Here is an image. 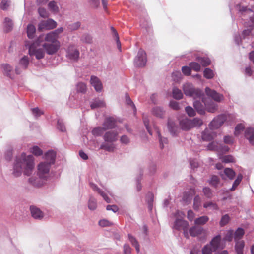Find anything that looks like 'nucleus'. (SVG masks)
<instances>
[{
  "label": "nucleus",
  "mask_w": 254,
  "mask_h": 254,
  "mask_svg": "<svg viewBox=\"0 0 254 254\" xmlns=\"http://www.w3.org/2000/svg\"><path fill=\"white\" fill-rule=\"evenodd\" d=\"M34 168V157L31 155L23 153L15 160L12 174L14 177H20L22 173L25 176H30Z\"/></svg>",
  "instance_id": "1"
},
{
  "label": "nucleus",
  "mask_w": 254,
  "mask_h": 254,
  "mask_svg": "<svg viewBox=\"0 0 254 254\" xmlns=\"http://www.w3.org/2000/svg\"><path fill=\"white\" fill-rule=\"evenodd\" d=\"M50 163L46 162H41L37 166V174L30 177L28 179V182L32 185L36 187L42 186L44 181L49 176Z\"/></svg>",
  "instance_id": "2"
},
{
  "label": "nucleus",
  "mask_w": 254,
  "mask_h": 254,
  "mask_svg": "<svg viewBox=\"0 0 254 254\" xmlns=\"http://www.w3.org/2000/svg\"><path fill=\"white\" fill-rule=\"evenodd\" d=\"M118 132L115 130L106 132L103 136L105 142L101 145L100 149L108 152H113L116 149V145L114 142L118 140Z\"/></svg>",
  "instance_id": "3"
},
{
  "label": "nucleus",
  "mask_w": 254,
  "mask_h": 254,
  "mask_svg": "<svg viewBox=\"0 0 254 254\" xmlns=\"http://www.w3.org/2000/svg\"><path fill=\"white\" fill-rule=\"evenodd\" d=\"M224 246L221 242V236L218 235L213 237L209 243L205 245L201 249L202 254H213L218 250L223 249Z\"/></svg>",
  "instance_id": "4"
},
{
  "label": "nucleus",
  "mask_w": 254,
  "mask_h": 254,
  "mask_svg": "<svg viewBox=\"0 0 254 254\" xmlns=\"http://www.w3.org/2000/svg\"><path fill=\"white\" fill-rule=\"evenodd\" d=\"M203 124L202 120L195 118L192 120L187 118L180 119L179 121V127L183 130L188 131L193 127H197Z\"/></svg>",
  "instance_id": "5"
},
{
  "label": "nucleus",
  "mask_w": 254,
  "mask_h": 254,
  "mask_svg": "<svg viewBox=\"0 0 254 254\" xmlns=\"http://www.w3.org/2000/svg\"><path fill=\"white\" fill-rule=\"evenodd\" d=\"M185 214L180 211H177L175 215L176 219L175 221L173 228L176 230L183 229L184 230V235L186 237H188L187 232L185 231L189 226V223L187 221L183 220Z\"/></svg>",
  "instance_id": "6"
},
{
  "label": "nucleus",
  "mask_w": 254,
  "mask_h": 254,
  "mask_svg": "<svg viewBox=\"0 0 254 254\" xmlns=\"http://www.w3.org/2000/svg\"><path fill=\"white\" fill-rule=\"evenodd\" d=\"M183 90L185 95L193 98L195 99L200 98L202 93L201 90L195 89L193 85L186 83L183 85Z\"/></svg>",
  "instance_id": "7"
},
{
  "label": "nucleus",
  "mask_w": 254,
  "mask_h": 254,
  "mask_svg": "<svg viewBox=\"0 0 254 254\" xmlns=\"http://www.w3.org/2000/svg\"><path fill=\"white\" fill-rule=\"evenodd\" d=\"M2 68L4 70V73L10 78H13V75L14 72L16 74H19L21 71L19 69H25L27 68V64H18V66L15 67V70H13V67L11 64H2Z\"/></svg>",
  "instance_id": "8"
},
{
  "label": "nucleus",
  "mask_w": 254,
  "mask_h": 254,
  "mask_svg": "<svg viewBox=\"0 0 254 254\" xmlns=\"http://www.w3.org/2000/svg\"><path fill=\"white\" fill-rule=\"evenodd\" d=\"M57 26V23L52 19L41 21L38 25V30H51Z\"/></svg>",
  "instance_id": "9"
},
{
  "label": "nucleus",
  "mask_w": 254,
  "mask_h": 254,
  "mask_svg": "<svg viewBox=\"0 0 254 254\" xmlns=\"http://www.w3.org/2000/svg\"><path fill=\"white\" fill-rule=\"evenodd\" d=\"M205 92L208 97L213 99L215 102H220L224 100V96L222 94L217 92L215 90L209 87H206L205 89Z\"/></svg>",
  "instance_id": "10"
},
{
  "label": "nucleus",
  "mask_w": 254,
  "mask_h": 254,
  "mask_svg": "<svg viewBox=\"0 0 254 254\" xmlns=\"http://www.w3.org/2000/svg\"><path fill=\"white\" fill-rule=\"evenodd\" d=\"M43 47L48 54L52 55L58 50L60 47V43L59 42L52 43H45L43 45Z\"/></svg>",
  "instance_id": "11"
},
{
  "label": "nucleus",
  "mask_w": 254,
  "mask_h": 254,
  "mask_svg": "<svg viewBox=\"0 0 254 254\" xmlns=\"http://www.w3.org/2000/svg\"><path fill=\"white\" fill-rule=\"evenodd\" d=\"M202 101L205 105V110L210 113H214L218 110V105L209 98H202Z\"/></svg>",
  "instance_id": "12"
},
{
  "label": "nucleus",
  "mask_w": 254,
  "mask_h": 254,
  "mask_svg": "<svg viewBox=\"0 0 254 254\" xmlns=\"http://www.w3.org/2000/svg\"><path fill=\"white\" fill-rule=\"evenodd\" d=\"M67 57L69 59L75 62L79 57V52L74 46H69L67 50Z\"/></svg>",
  "instance_id": "13"
},
{
  "label": "nucleus",
  "mask_w": 254,
  "mask_h": 254,
  "mask_svg": "<svg viewBox=\"0 0 254 254\" xmlns=\"http://www.w3.org/2000/svg\"><path fill=\"white\" fill-rule=\"evenodd\" d=\"M208 149L210 150H216L218 152H226L228 151L229 148L226 146H223L217 142L210 143L207 146Z\"/></svg>",
  "instance_id": "14"
},
{
  "label": "nucleus",
  "mask_w": 254,
  "mask_h": 254,
  "mask_svg": "<svg viewBox=\"0 0 254 254\" xmlns=\"http://www.w3.org/2000/svg\"><path fill=\"white\" fill-rule=\"evenodd\" d=\"M167 128L170 133L173 136L178 134L179 130V127L171 119H168Z\"/></svg>",
  "instance_id": "15"
},
{
  "label": "nucleus",
  "mask_w": 254,
  "mask_h": 254,
  "mask_svg": "<svg viewBox=\"0 0 254 254\" xmlns=\"http://www.w3.org/2000/svg\"><path fill=\"white\" fill-rule=\"evenodd\" d=\"M29 53L31 56H35L37 59H40L44 57L45 53L41 49H35L33 45L29 47Z\"/></svg>",
  "instance_id": "16"
},
{
  "label": "nucleus",
  "mask_w": 254,
  "mask_h": 254,
  "mask_svg": "<svg viewBox=\"0 0 254 254\" xmlns=\"http://www.w3.org/2000/svg\"><path fill=\"white\" fill-rule=\"evenodd\" d=\"M135 62L137 64H146L147 57L146 52L142 49H139L135 58Z\"/></svg>",
  "instance_id": "17"
},
{
  "label": "nucleus",
  "mask_w": 254,
  "mask_h": 254,
  "mask_svg": "<svg viewBox=\"0 0 254 254\" xmlns=\"http://www.w3.org/2000/svg\"><path fill=\"white\" fill-rule=\"evenodd\" d=\"M30 211L32 217L35 219L41 220L44 217L43 212L36 206H31Z\"/></svg>",
  "instance_id": "18"
},
{
  "label": "nucleus",
  "mask_w": 254,
  "mask_h": 254,
  "mask_svg": "<svg viewBox=\"0 0 254 254\" xmlns=\"http://www.w3.org/2000/svg\"><path fill=\"white\" fill-rule=\"evenodd\" d=\"M220 175L223 179L228 178L232 180L235 176V172L232 169L226 168L223 172L220 173Z\"/></svg>",
  "instance_id": "19"
},
{
  "label": "nucleus",
  "mask_w": 254,
  "mask_h": 254,
  "mask_svg": "<svg viewBox=\"0 0 254 254\" xmlns=\"http://www.w3.org/2000/svg\"><path fill=\"white\" fill-rule=\"evenodd\" d=\"M90 83L97 92H100L102 89V84L99 79L96 76H92Z\"/></svg>",
  "instance_id": "20"
},
{
  "label": "nucleus",
  "mask_w": 254,
  "mask_h": 254,
  "mask_svg": "<svg viewBox=\"0 0 254 254\" xmlns=\"http://www.w3.org/2000/svg\"><path fill=\"white\" fill-rule=\"evenodd\" d=\"M90 187L92 188V189L95 191L98 192L100 195H101L104 199L107 202L110 203V200L108 197L107 195L104 193V192L100 188L98 187V186L93 183H90L89 184Z\"/></svg>",
  "instance_id": "21"
},
{
  "label": "nucleus",
  "mask_w": 254,
  "mask_h": 254,
  "mask_svg": "<svg viewBox=\"0 0 254 254\" xmlns=\"http://www.w3.org/2000/svg\"><path fill=\"white\" fill-rule=\"evenodd\" d=\"M245 136L251 144L254 145V128H247L245 132Z\"/></svg>",
  "instance_id": "22"
},
{
  "label": "nucleus",
  "mask_w": 254,
  "mask_h": 254,
  "mask_svg": "<svg viewBox=\"0 0 254 254\" xmlns=\"http://www.w3.org/2000/svg\"><path fill=\"white\" fill-rule=\"evenodd\" d=\"M115 126V120L112 117L106 118L103 124V127L106 130L113 128Z\"/></svg>",
  "instance_id": "23"
},
{
  "label": "nucleus",
  "mask_w": 254,
  "mask_h": 254,
  "mask_svg": "<svg viewBox=\"0 0 254 254\" xmlns=\"http://www.w3.org/2000/svg\"><path fill=\"white\" fill-rule=\"evenodd\" d=\"M204 231L202 227L195 226L191 227L189 230V232L191 236L196 237L202 234Z\"/></svg>",
  "instance_id": "24"
},
{
  "label": "nucleus",
  "mask_w": 254,
  "mask_h": 254,
  "mask_svg": "<svg viewBox=\"0 0 254 254\" xmlns=\"http://www.w3.org/2000/svg\"><path fill=\"white\" fill-rule=\"evenodd\" d=\"M215 134L209 129H205L202 133V138L203 140L210 141L214 138Z\"/></svg>",
  "instance_id": "25"
},
{
  "label": "nucleus",
  "mask_w": 254,
  "mask_h": 254,
  "mask_svg": "<svg viewBox=\"0 0 254 254\" xmlns=\"http://www.w3.org/2000/svg\"><path fill=\"white\" fill-rule=\"evenodd\" d=\"M55 157L56 153L54 151H48L45 154V159L46 160L45 162L48 163H50V165H51L52 164H53L54 163Z\"/></svg>",
  "instance_id": "26"
},
{
  "label": "nucleus",
  "mask_w": 254,
  "mask_h": 254,
  "mask_svg": "<svg viewBox=\"0 0 254 254\" xmlns=\"http://www.w3.org/2000/svg\"><path fill=\"white\" fill-rule=\"evenodd\" d=\"M193 106L199 114H204L205 110V105L204 106L201 102L195 100L193 102Z\"/></svg>",
  "instance_id": "27"
},
{
  "label": "nucleus",
  "mask_w": 254,
  "mask_h": 254,
  "mask_svg": "<svg viewBox=\"0 0 254 254\" xmlns=\"http://www.w3.org/2000/svg\"><path fill=\"white\" fill-rule=\"evenodd\" d=\"M152 113L156 117L162 118L165 115V111L160 107H155L152 110Z\"/></svg>",
  "instance_id": "28"
},
{
  "label": "nucleus",
  "mask_w": 254,
  "mask_h": 254,
  "mask_svg": "<svg viewBox=\"0 0 254 254\" xmlns=\"http://www.w3.org/2000/svg\"><path fill=\"white\" fill-rule=\"evenodd\" d=\"M245 246L244 241L241 240L236 242L235 250L237 254H243V250Z\"/></svg>",
  "instance_id": "29"
},
{
  "label": "nucleus",
  "mask_w": 254,
  "mask_h": 254,
  "mask_svg": "<svg viewBox=\"0 0 254 254\" xmlns=\"http://www.w3.org/2000/svg\"><path fill=\"white\" fill-rule=\"evenodd\" d=\"M13 24L11 19L6 17L4 22V29L6 32L10 31L13 28Z\"/></svg>",
  "instance_id": "30"
},
{
  "label": "nucleus",
  "mask_w": 254,
  "mask_h": 254,
  "mask_svg": "<svg viewBox=\"0 0 254 254\" xmlns=\"http://www.w3.org/2000/svg\"><path fill=\"white\" fill-rule=\"evenodd\" d=\"M58 38L56 37V35L53 33V32H51L48 33L45 38V40L47 43L49 42V43H56V42H59L57 40Z\"/></svg>",
  "instance_id": "31"
},
{
  "label": "nucleus",
  "mask_w": 254,
  "mask_h": 254,
  "mask_svg": "<svg viewBox=\"0 0 254 254\" xmlns=\"http://www.w3.org/2000/svg\"><path fill=\"white\" fill-rule=\"evenodd\" d=\"M48 9L54 13H58L59 8L56 2L55 1H50L48 4Z\"/></svg>",
  "instance_id": "32"
},
{
  "label": "nucleus",
  "mask_w": 254,
  "mask_h": 254,
  "mask_svg": "<svg viewBox=\"0 0 254 254\" xmlns=\"http://www.w3.org/2000/svg\"><path fill=\"white\" fill-rule=\"evenodd\" d=\"M226 120V116L225 115H221L213 120L211 122V125H214L216 122H218L219 124L217 125V127H220L224 123Z\"/></svg>",
  "instance_id": "33"
},
{
  "label": "nucleus",
  "mask_w": 254,
  "mask_h": 254,
  "mask_svg": "<svg viewBox=\"0 0 254 254\" xmlns=\"http://www.w3.org/2000/svg\"><path fill=\"white\" fill-rule=\"evenodd\" d=\"M105 106V103L103 100L96 99L91 104V108L94 109L97 108L103 107Z\"/></svg>",
  "instance_id": "34"
},
{
  "label": "nucleus",
  "mask_w": 254,
  "mask_h": 254,
  "mask_svg": "<svg viewBox=\"0 0 254 254\" xmlns=\"http://www.w3.org/2000/svg\"><path fill=\"white\" fill-rule=\"evenodd\" d=\"M36 32V28L32 24H29L27 28V36L30 39H32L35 35Z\"/></svg>",
  "instance_id": "35"
},
{
  "label": "nucleus",
  "mask_w": 254,
  "mask_h": 254,
  "mask_svg": "<svg viewBox=\"0 0 254 254\" xmlns=\"http://www.w3.org/2000/svg\"><path fill=\"white\" fill-rule=\"evenodd\" d=\"M209 220L207 216H202L195 219L194 223L197 225H203L205 224Z\"/></svg>",
  "instance_id": "36"
},
{
  "label": "nucleus",
  "mask_w": 254,
  "mask_h": 254,
  "mask_svg": "<svg viewBox=\"0 0 254 254\" xmlns=\"http://www.w3.org/2000/svg\"><path fill=\"white\" fill-rule=\"evenodd\" d=\"M244 234V231L242 228H239L234 233V239L235 242L239 241Z\"/></svg>",
  "instance_id": "37"
},
{
  "label": "nucleus",
  "mask_w": 254,
  "mask_h": 254,
  "mask_svg": "<svg viewBox=\"0 0 254 254\" xmlns=\"http://www.w3.org/2000/svg\"><path fill=\"white\" fill-rule=\"evenodd\" d=\"M173 97L176 100H180L182 98L183 95L181 90L174 87L172 91Z\"/></svg>",
  "instance_id": "38"
},
{
  "label": "nucleus",
  "mask_w": 254,
  "mask_h": 254,
  "mask_svg": "<svg viewBox=\"0 0 254 254\" xmlns=\"http://www.w3.org/2000/svg\"><path fill=\"white\" fill-rule=\"evenodd\" d=\"M128 237L129 241L132 244V246H134L136 251H137V253H138L139 252V245L136 239L131 234H128Z\"/></svg>",
  "instance_id": "39"
},
{
  "label": "nucleus",
  "mask_w": 254,
  "mask_h": 254,
  "mask_svg": "<svg viewBox=\"0 0 254 254\" xmlns=\"http://www.w3.org/2000/svg\"><path fill=\"white\" fill-rule=\"evenodd\" d=\"M111 31L113 34V37L115 38V40L117 42V45L118 49L121 51V44L119 40V37L116 30L113 27H111Z\"/></svg>",
  "instance_id": "40"
},
{
  "label": "nucleus",
  "mask_w": 254,
  "mask_h": 254,
  "mask_svg": "<svg viewBox=\"0 0 254 254\" xmlns=\"http://www.w3.org/2000/svg\"><path fill=\"white\" fill-rule=\"evenodd\" d=\"M30 152L36 156H39L43 154V151L37 146H33L30 148Z\"/></svg>",
  "instance_id": "41"
},
{
  "label": "nucleus",
  "mask_w": 254,
  "mask_h": 254,
  "mask_svg": "<svg viewBox=\"0 0 254 254\" xmlns=\"http://www.w3.org/2000/svg\"><path fill=\"white\" fill-rule=\"evenodd\" d=\"M156 129L159 139L160 146L161 148H163L164 144L168 143V139L167 138L162 137L160 131L157 129Z\"/></svg>",
  "instance_id": "42"
},
{
  "label": "nucleus",
  "mask_w": 254,
  "mask_h": 254,
  "mask_svg": "<svg viewBox=\"0 0 254 254\" xmlns=\"http://www.w3.org/2000/svg\"><path fill=\"white\" fill-rule=\"evenodd\" d=\"M243 178L242 174H240L237 176L236 179L235 180L233 184L232 187L230 188V191H234L237 188V187L240 184Z\"/></svg>",
  "instance_id": "43"
},
{
  "label": "nucleus",
  "mask_w": 254,
  "mask_h": 254,
  "mask_svg": "<svg viewBox=\"0 0 254 254\" xmlns=\"http://www.w3.org/2000/svg\"><path fill=\"white\" fill-rule=\"evenodd\" d=\"M201 199L198 196L196 195L193 201V208L196 210H198L199 207L201 206Z\"/></svg>",
  "instance_id": "44"
},
{
  "label": "nucleus",
  "mask_w": 254,
  "mask_h": 254,
  "mask_svg": "<svg viewBox=\"0 0 254 254\" xmlns=\"http://www.w3.org/2000/svg\"><path fill=\"white\" fill-rule=\"evenodd\" d=\"M203 207L205 208H210L212 210H218L219 207L216 203L212 201L206 202L204 203Z\"/></svg>",
  "instance_id": "45"
},
{
  "label": "nucleus",
  "mask_w": 254,
  "mask_h": 254,
  "mask_svg": "<svg viewBox=\"0 0 254 254\" xmlns=\"http://www.w3.org/2000/svg\"><path fill=\"white\" fill-rule=\"evenodd\" d=\"M172 77L175 82H179L182 79V74L180 71H176L172 73Z\"/></svg>",
  "instance_id": "46"
},
{
  "label": "nucleus",
  "mask_w": 254,
  "mask_h": 254,
  "mask_svg": "<svg viewBox=\"0 0 254 254\" xmlns=\"http://www.w3.org/2000/svg\"><path fill=\"white\" fill-rule=\"evenodd\" d=\"M106 129L104 127H97L92 130V133L95 136L101 135Z\"/></svg>",
  "instance_id": "47"
},
{
  "label": "nucleus",
  "mask_w": 254,
  "mask_h": 254,
  "mask_svg": "<svg viewBox=\"0 0 254 254\" xmlns=\"http://www.w3.org/2000/svg\"><path fill=\"white\" fill-rule=\"evenodd\" d=\"M97 207V202L96 200L93 198L91 197L89 199L88 202V208L91 210H94Z\"/></svg>",
  "instance_id": "48"
},
{
  "label": "nucleus",
  "mask_w": 254,
  "mask_h": 254,
  "mask_svg": "<svg viewBox=\"0 0 254 254\" xmlns=\"http://www.w3.org/2000/svg\"><path fill=\"white\" fill-rule=\"evenodd\" d=\"M204 76L207 79H211L214 76L213 71L209 68H206L204 71Z\"/></svg>",
  "instance_id": "49"
},
{
  "label": "nucleus",
  "mask_w": 254,
  "mask_h": 254,
  "mask_svg": "<svg viewBox=\"0 0 254 254\" xmlns=\"http://www.w3.org/2000/svg\"><path fill=\"white\" fill-rule=\"evenodd\" d=\"M220 183L219 178L217 176H212L210 181V184L215 187H217L218 186Z\"/></svg>",
  "instance_id": "50"
},
{
  "label": "nucleus",
  "mask_w": 254,
  "mask_h": 254,
  "mask_svg": "<svg viewBox=\"0 0 254 254\" xmlns=\"http://www.w3.org/2000/svg\"><path fill=\"white\" fill-rule=\"evenodd\" d=\"M204 195L208 198H211L213 196V192L208 187H205L203 189Z\"/></svg>",
  "instance_id": "51"
},
{
  "label": "nucleus",
  "mask_w": 254,
  "mask_h": 254,
  "mask_svg": "<svg viewBox=\"0 0 254 254\" xmlns=\"http://www.w3.org/2000/svg\"><path fill=\"white\" fill-rule=\"evenodd\" d=\"M229 220L230 217L228 214L223 215L222 217L221 220L220 221V225L221 227L225 226L229 222Z\"/></svg>",
  "instance_id": "52"
},
{
  "label": "nucleus",
  "mask_w": 254,
  "mask_h": 254,
  "mask_svg": "<svg viewBox=\"0 0 254 254\" xmlns=\"http://www.w3.org/2000/svg\"><path fill=\"white\" fill-rule=\"evenodd\" d=\"M222 161L225 163L233 162L234 161V157L231 155H226L220 158Z\"/></svg>",
  "instance_id": "53"
},
{
  "label": "nucleus",
  "mask_w": 254,
  "mask_h": 254,
  "mask_svg": "<svg viewBox=\"0 0 254 254\" xmlns=\"http://www.w3.org/2000/svg\"><path fill=\"white\" fill-rule=\"evenodd\" d=\"M38 13L40 16L43 18H46L49 16V13L47 10L42 7H40L38 9Z\"/></svg>",
  "instance_id": "54"
},
{
  "label": "nucleus",
  "mask_w": 254,
  "mask_h": 254,
  "mask_svg": "<svg viewBox=\"0 0 254 254\" xmlns=\"http://www.w3.org/2000/svg\"><path fill=\"white\" fill-rule=\"evenodd\" d=\"M99 225L101 227L110 226L113 223L106 219H102L99 221Z\"/></svg>",
  "instance_id": "55"
},
{
  "label": "nucleus",
  "mask_w": 254,
  "mask_h": 254,
  "mask_svg": "<svg viewBox=\"0 0 254 254\" xmlns=\"http://www.w3.org/2000/svg\"><path fill=\"white\" fill-rule=\"evenodd\" d=\"M125 98H126V101L127 104L130 105L132 107V108L134 110V112H136V109L135 106L134 104H133V103L132 102V101H131V100L130 99L129 96H128V95L127 94H126Z\"/></svg>",
  "instance_id": "56"
},
{
  "label": "nucleus",
  "mask_w": 254,
  "mask_h": 254,
  "mask_svg": "<svg viewBox=\"0 0 254 254\" xmlns=\"http://www.w3.org/2000/svg\"><path fill=\"white\" fill-rule=\"evenodd\" d=\"M233 238H234L233 231V230H229L227 232V233L224 238V240L230 242L232 240Z\"/></svg>",
  "instance_id": "57"
},
{
  "label": "nucleus",
  "mask_w": 254,
  "mask_h": 254,
  "mask_svg": "<svg viewBox=\"0 0 254 254\" xmlns=\"http://www.w3.org/2000/svg\"><path fill=\"white\" fill-rule=\"evenodd\" d=\"M185 110L187 114L190 117H193L195 115V112L194 110L192 107L190 106L186 107Z\"/></svg>",
  "instance_id": "58"
},
{
  "label": "nucleus",
  "mask_w": 254,
  "mask_h": 254,
  "mask_svg": "<svg viewBox=\"0 0 254 254\" xmlns=\"http://www.w3.org/2000/svg\"><path fill=\"white\" fill-rule=\"evenodd\" d=\"M77 90L78 92H84L86 90V86L83 83H79L77 85Z\"/></svg>",
  "instance_id": "59"
},
{
  "label": "nucleus",
  "mask_w": 254,
  "mask_h": 254,
  "mask_svg": "<svg viewBox=\"0 0 254 254\" xmlns=\"http://www.w3.org/2000/svg\"><path fill=\"white\" fill-rule=\"evenodd\" d=\"M9 5V1L8 0H3L0 3V7L3 10H6Z\"/></svg>",
  "instance_id": "60"
},
{
  "label": "nucleus",
  "mask_w": 254,
  "mask_h": 254,
  "mask_svg": "<svg viewBox=\"0 0 254 254\" xmlns=\"http://www.w3.org/2000/svg\"><path fill=\"white\" fill-rule=\"evenodd\" d=\"M244 128V126L242 124H240L238 125L235 127V134L238 135Z\"/></svg>",
  "instance_id": "61"
},
{
  "label": "nucleus",
  "mask_w": 254,
  "mask_h": 254,
  "mask_svg": "<svg viewBox=\"0 0 254 254\" xmlns=\"http://www.w3.org/2000/svg\"><path fill=\"white\" fill-rule=\"evenodd\" d=\"M170 107L174 110H179L180 109L179 103L175 101H171L169 104Z\"/></svg>",
  "instance_id": "62"
},
{
  "label": "nucleus",
  "mask_w": 254,
  "mask_h": 254,
  "mask_svg": "<svg viewBox=\"0 0 254 254\" xmlns=\"http://www.w3.org/2000/svg\"><path fill=\"white\" fill-rule=\"evenodd\" d=\"M88 2L90 5L94 8H97L100 5L99 0H88Z\"/></svg>",
  "instance_id": "63"
},
{
  "label": "nucleus",
  "mask_w": 254,
  "mask_h": 254,
  "mask_svg": "<svg viewBox=\"0 0 254 254\" xmlns=\"http://www.w3.org/2000/svg\"><path fill=\"white\" fill-rule=\"evenodd\" d=\"M182 70L183 74L186 76H188L190 74L191 69L187 66L182 67Z\"/></svg>",
  "instance_id": "64"
}]
</instances>
